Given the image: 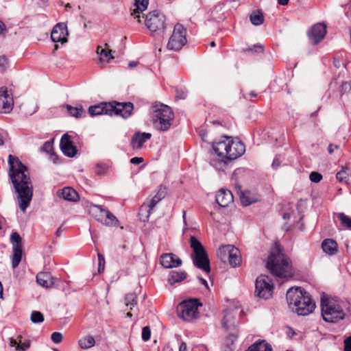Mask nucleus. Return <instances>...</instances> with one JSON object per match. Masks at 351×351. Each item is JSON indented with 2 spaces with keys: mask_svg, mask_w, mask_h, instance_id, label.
I'll list each match as a JSON object with an SVG mask.
<instances>
[{
  "mask_svg": "<svg viewBox=\"0 0 351 351\" xmlns=\"http://www.w3.org/2000/svg\"><path fill=\"white\" fill-rule=\"evenodd\" d=\"M286 298L289 307L298 315H308L315 308V304L312 301L309 294L301 288H289L287 291Z\"/></svg>",
  "mask_w": 351,
  "mask_h": 351,
  "instance_id": "1",
  "label": "nucleus"
},
{
  "mask_svg": "<svg viewBox=\"0 0 351 351\" xmlns=\"http://www.w3.org/2000/svg\"><path fill=\"white\" fill-rule=\"evenodd\" d=\"M266 266L276 276L288 278L293 275L292 265L289 258L282 253L277 246L272 250Z\"/></svg>",
  "mask_w": 351,
  "mask_h": 351,
  "instance_id": "2",
  "label": "nucleus"
},
{
  "mask_svg": "<svg viewBox=\"0 0 351 351\" xmlns=\"http://www.w3.org/2000/svg\"><path fill=\"white\" fill-rule=\"evenodd\" d=\"M8 165L9 176L16 194L19 207L22 210V162L19 158L10 154Z\"/></svg>",
  "mask_w": 351,
  "mask_h": 351,
  "instance_id": "3",
  "label": "nucleus"
},
{
  "mask_svg": "<svg viewBox=\"0 0 351 351\" xmlns=\"http://www.w3.org/2000/svg\"><path fill=\"white\" fill-rule=\"evenodd\" d=\"M190 245L193 250L192 255L194 265L206 273L210 271V261L204 246L194 236L190 238Z\"/></svg>",
  "mask_w": 351,
  "mask_h": 351,
  "instance_id": "4",
  "label": "nucleus"
},
{
  "mask_svg": "<svg viewBox=\"0 0 351 351\" xmlns=\"http://www.w3.org/2000/svg\"><path fill=\"white\" fill-rule=\"evenodd\" d=\"M152 119L154 127L160 131L167 130L173 119V112L171 108L166 105H159L155 107Z\"/></svg>",
  "mask_w": 351,
  "mask_h": 351,
  "instance_id": "5",
  "label": "nucleus"
},
{
  "mask_svg": "<svg viewBox=\"0 0 351 351\" xmlns=\"http://www.w3.org/2000/svg\"><path fill=\"white\" fill-rule=\"evenodd\" d=\"M321 308L322 317L327 322L335 323L343 319L345 316L339 304L325 297L321 299Z\"/></svg>",
  "mask_w": 351,
  "mask_h": 351,
  "instance_id": "6",
  "label": "nucleus"
},
{
  "mask_svg": "<svg viewBox=\"0 0 351 351\" xmlns=\"http://www.w3.org/2000/svg\"><path fill=\"white\" fill-rule=\"evenodd\" d=\"M201 306L202 304L197 299L183 301L177 307L178 315L186 322H193L197 319L198 307Z\"/></svg>",
  "mask_w": 351,
  "mask_h": 351,
  "instance_id": "7",
  "label": "nucleus"
},
{
  "mask_svg": "<svg viewBox=\"0 0 351 351\" xmlns=\"http://www.w3.org/2000/svg\"><path fill=\"white\" fill-rule=\"evenodd\" d=\"M89 212L98 221L108 226H116L118 224L117 217L108 210L99 205L93 204L89 208Z\"/></svg>",
  "mask_w": 351,
  "mask_h": 351,
  "instance_id": "8",
  "label": "nucleus"
},
{
  "mask_svg": "<svg viewBox=\"0 0 351 351\" xmlns=\"http://www.w3.org/2000/svg\"><path fill=\"white\" fill-rule=\"evenodd\" d=\"M186 30L182 25L178 23L174 26L173 34L170 37L167 47L169 50L179 51L186 43Z\"/></svg>",
  "mask_w": 351,
  "mask_h": 351,
  "instance_id": "9",
  "label": "nucleus"
},
{
  "mask_svg": "<svg viewBox=\"0 0 351 351\" xmlns=\"http://www.w3.org/2000/svg\"><path fill=\"white\" fill-rule=\"evenodd\" d=\"M165 16L158 10H154L145 15L144 23L148 29L157 32L165 27Z\"/></svg>",
  "mask_w": 351,
  "mask_h": 351,
  "instance_id": "10",
  "label": "nucleus"
},
{
  "mask_svg": "<svg viewBox=\"0 0 351 351\" xmlns=\"http://www.w3.org/2000/svg\"><path fill=\"white\" fill-rule=\"evenodd\" d=\"M273 284L267 276L257 278L255 286V295L265 300L269 299L272 295Z\"/></svg>",
  "mask_w": 351,
  "mask_h": 351,
  "instance_id": "11",
  "label": "nucleus"
},
{
  "mask_svg": "<svg viewBox=\"0 0 351 351\" xmlns=\"http://www.w3.org/2000/svg\"><path fill=\"white\" fill-rule=\"evenodd\" d=\"M107 107L110 108V115H119L123 119L130 117L134 109V105L131 102H114L110 103Z\"/></svg>",
  "mask_w": 351,
  "mask_h": 351,
  "instance_id": "12",
  "label": "nucleus"
},
{
  "mask_svg": "<svg viewBox=\"0 0 351 351\" xmlns=\"http://www.w3.org/2000/svg\"><path fill=\"white\" fill-rule=\"evenodd\" d=\"M10 241L13 248L12 266L13 268H16L19 266L22 258L21 238L19 233L13 232L11 234Z\"/></svg>",
  "mask_w": 351,
  "mask_h": 351,
  "instance_id": "13",
  "label": "nucleus"
},
{
  "mask_svg": "<svg viewBox=\"0 0 351 351\" xmlns=\"http://www.w3.org/2000/svg\"><path fill=\"white\" fill-rule=\"evenodd\" d=\"M69 32L66 24L64 23H57L52 29L51 38L54 43L64 44L67 42Z\"/></svg>",
  "mask_w": 351,
  "mask_h": 351,
  "instance_id": "14",
  "label": "nucleus"
},
{
  "mask_svg": "<svg viewBox=\"0 0 351 351\" xmlns=\"http://www.w3.org/2000/svg\"><path fill=\"white\" fill-rule=\"evenodd\" d=\"M27 168L23 165V213L29 206L33 196V186L30 178L25 172Z\"/></svg>",
  "mask_w": 351,
  "mask_h": 351,
  "instance_id": "15",
  "label": "nucleus"
},
{
  "mask_svg": "<svg viewBox=\"0 0 351 351\" xmlns=\"http://www.w3.org/2000/svg\"><path fill=\"white\" fill-rule=\"evenodd\" d=\"M326 34V25L324 23H318L308 30V36L314 45L318 44Z\"/></svg>",
  "mask_w": 351,
  "mask_h": 351,
  "instance_id": "16",
  "label": "nucleus"
},
{
  "mask_svg": "<svg viewBox=\"0 0 351 351\" xmlns=\"http://www.w3.org/2000/svg\"><path fill=\"white\" fill-rule=\"evenodd\" d=\"M229 145L230 147H228V149L226 158L230 161L238 158L245 153V145L241 141H234L231 138V141Z\"/></svg>",
  "mask_w": 351,
  "mask_h": 351,
  "instance_id": "17",
  "label": "nucleus"
},
{
  "mask_svg": "<svg viewBox=\"0 0 351 351\" xmlns=\"http://www.w3.org/2000/svg\"><path fill=\"white\" fill-rule=\"evenodd\" d=\"M230 141L231 137L225 136L222 137V139L213 143V149L218 157L226 158Z\"/></svg>",
  "mask_w": 351,
  "mask_h": 351,
  "instance_id": "18",
  "label": "nucleus"
},
{
  "mask_svg": "<svg viewBox=\"0 0 351 351\" xmlns=\"http://www.w3.org/2000/svg\"><path fill=\"white\" fill-rule=\"evenodd\" d=\"M60 147L64 154L69 157H73L77 153V148L73 145L71 136L68 134L62 136Z\"/></svg>",
  "mask_w": 351,
  "mask_h": 351,
  "instance_id": "19",
  "label": "nucleus"
},
{
  "mask_svg": "<svg viewBox=\"0 0 351 351\" xmlns=\"http://www.w3.org/2000/svg\"><path fill=\"white\" fill-rule=\"evenodd\" d=\"M134 3L130 8V14L136 19L138 23H141L140 14L145 11L148 6L149 0H134Z\"/></svg>",
  "mask_w": 351,
  "mask_h": 351,
  "instance_id": "20",
  "label": "nucleus"
},
{
  "mask_svg": "<svg viewBox=\"0 0 351 351\" xmlns=\"http://www.w3.org/2000/svg\"><path fill=\"white\" fill-rule=\"evenodd\" d=\"M160 263L165 268H173L182 264L180 258L172 253L163 254L160 256Z\"/></svg>",
  "mask_w": 351,
  "mask_h": 351,
  "instance_id": "21",
  "label": "nucleus"
},
{
  "mask_svg": "<svg viewBox=\"0 0 351 351\" xmlns=\"http://www.w3.org/2000/svg\"><path fill=\"white\" fill-rule=\"evenodd\" d=\"M233 199L231 191L228 189H221L216 195V202L221 207L228 206Z\"/></svg>",
  "mask_w": 351,
  "mask_h": 351,
  "instance_id": "22",
  "label": "nucleus"
},
{
  "mask_svg": "<svg viewBox=\"0 0 351 351\" xmlns=\"http://www.w3.org/2000/svg\"><path fill=\"white\" fill-rule=\"evenodd\" d=\"M151 137V133L137 132L132 137L131 145L134 149H141L143 145Z\"/></svg>",
  "mask_w": 351,
  "mask_h": 351,
  "instance_id": "23",
  "label": "nucleus"
},
{
  "mask_svg": "<svg viewBox=\"0 0 351 351\" xmlns=\"http://www.w3.org/2000/svg\"><path fill=\"white\" fill-rule=\"evenodd\" d=\"M54 280L55 278L49 272H40L36 276L37 282L47 289L53 287Z\"/></svg>",
  "mask_w": 351,
  "mask_h": 351,
  "instance_id": "24",
  "label": "nucleus"
},
{
  "mask_svg": "<svg viewBox=\"0 0 351 351\" xmlns=\"http://www.w3.org/2000/svg\"><path fill=\"white\" fill-rule=\"evenodd\" d=\"M59 197L70 202H77L79 199V195L76 191L71 187H64L57 192Z\"/></svg>",
  "mask_w": 351,
  "mask_h": 351,
  "instance_id": "25",
  "label": "nucleus"
},
{
  "mask_svg": "<svg viewBox=\"0 0 351 351\" xmlns=\"http://www.w3.org/2000/svg\"><path fill=\"white\" fill-rule=\"evenodd\" d=\"M110 103H101L98 105L91 106L88 108V113L90 116L94 117L100 114H109L110 108L107 107Z\"/></svg>",
  "mask_w": 351,
  "mask_h": 351,
  "instance_id": "26",
  "label": "nucleus"
},
{
  "mask_svg": "<svg viewBox=\"0 0 351 351\" xmlns=\"http://www.w3.org/2000/svg\"><path fill=\"white\" fill-rule=\"evenodd\" d=\"M322 248L325 253L330 256L336 254L338 251L337 243L330 239H326L323 241Z\"/></svg>",
  "mask_w": 351,
  "mask_h": 351,
  "instance_id": "27",
  "label": "nucleus"
},
{
  "mask_svg": "<svg viewBox=\"0 0 351 351\" xmlns=\"http://www.w3.org/2000/svg\"><path fill=\"white\" fill-rule=\"evenodd\" d=\"M8 98V94L7 88L4 86L0 88V113L10 109V106Z\"/></svg>",
  "mask_w": 351,
  "mask_h": 351,
  "instance_id": "28",
  "label": "nucleus"
},
{
  "mask_svg": "<svg viewBox=\"0 0 351 351\" xmlns=\"http://www.w3.org/2000/svg\"><path fill=\"white\" fill-rule=\"evenodd\" d=\"M235 247L232 245H225L219 248L217 251V256L223 262H226L229 258L232 251L234 250Z\"/></svg>",
  "mask_w": 351,
  "mask_h": 351,
  "instance_id": "29",
  "label": "nucleus"
},
{
  "mask_svg": "<svg viewBox=\"0 0 351 351\" xmlns=\"http://www.w3.org/2000/svg\"><path fill=\"white\" fill-rule=\"evenodd\" d=\"M228 261L232 267H237L241 265L242 259L241 252L238 248L235 247L234 250L232 251V254H230Z\"/></svg>",
  "mask_w": 351,
  "mask_h": 351,
  "instance_id": "30",
  "label": "nucleus"
},
{
  "mask_svg": "<svg viewBox=\"0 0 351 351\" xmlns=\"http://www.w3.org/2000/svg\"><path fill=\"white\" fill-rule=\"evenodd\" d=\"M41 152H45L50 155V158L54 163L57 162L58 156L54 153L53 148V141H46L40 148Z\"/></svg>",
  "mask_w": 351,
  "mask_h": 351,
  "instance_id": "31",
  "label": "nucleus"
},
{
  "mask_svg": "<svg viewBox=\"0 0 351 351\" xmlns=\"http://www.w3.org/2000/svg\"><path fill=\"white\" fill-rule=\"evenodd\" d=\"M186 277V273L184 271H171L168 277V281L171 285L179 282L184 280Z\"/></svg>",
  "mask_w": 351,
  "mask_h": 351,
  "instance_id": "32",
  "label": "nucleus"
},
{
  "mask_svg": "<svg viewBox=\"0 0 351 351\" xmlns=\"http://www.w3.org/2000/svg\"><path fill=\"white\" fill-rule=\"evenodd\" d=\"M246 351H272V348L271 345L263 340L255 343Z\"/></svg>",
  "mask_w": 351,
  "mask_h": 351,
  "instance_id": "33",
  "label": "nucleus"
},
{
  "mask_svg": "<svg viewBox=\"0 0 351 351\" xmlns=\"http://www.w3.org/2000/svg\"><path fill=\"white\" fill-rule=\"evenodd\" d=\"M223 313L224 315L222 320V326L226 330L230 329L232 327L234 326V316L232 312L229 311H225Z\"/></svg>",
  "mask_w": 351,
  "mask_h": 351,
  "instance_id": "34",
  "label": "nucleus"
},
{
  "mask_svg": "<svg viewBox=\"0 0 351 351\" xmlns=\"http://www.w3.org/2000/svg\"><path fill=\"white\" fill-rule=\"evenodd\" d=\"M228 162H230V160L228 158L219 157L212 160L211 165L218 171H224Z\"/></svg>",
  "mask_w": 351,
  "mask_h": 351,
  "instance_id": "35",
  "label": "nucleus"
},
{
  "mask_svg": "<svg viewBox=\"0 0 351 351\" xmlns=\"http://www.w3.org/2000/svg\"><path fill=\"white\" fill-rule=\"evenodd\" d=\"M105 49H103L101 46H98L97 48V53L101 56L100 60H103V58H106L108 62L110 60L113 59L114 57L112 56V51L108 49V45L105 44Z\"/></svg>",
  "mask_w": 351,
  "mask_h": 351,
  "instance_id": "36",
  "label": "nucleus"
},
{
  "mask_svg": "<svg viewBox=\"0 0 351 351\" xmlns=\"http://www.w3.org/2000/svg\"><path fill=\"white\" fill-rule=\"evenodd\" d=\"M95 339L92 336L84 337L79 340V346L82 349H88L95 345Z\"/></svg>",
  "mask_w": 351,
  "mask_h": 351,
  "instance_id": "37",
  "label": "nucleus"
},
{
  "mask_svg": "<svg viewBox=\"0 0 351 351\" xmlns=\"http://www.w3.org/2000/svg\"><path fill=\"white\" fill-rule=\"evenodd\" d=\"M70 281L62 280L60 278H55L53 287H56L64 292H66L70 289Z\"/></svg>",
  "mask_w": 351,
  "mask_h": 351,
  "instance_id": "38",
  "label": "nucleus"
},
{
  "mask_svg": "<svg viewBox=\"0 0 351 351\" xmlns=\"http://www.w3.org/2000/svg\"><path fill=\"white\" fill-rule=\"evenodd\" d=\"M136 295L134 293H130L125 296V304L130 308V310H132L133 307L137 304Z\"/></svg>",
  "mask_w": 351,
  "mask_h": 351,
  "instance_id": "39",
  "label": "nucleus"
},
{
  "mask_svg": "<svg viewBox=\"0 0 351 351\" xmlns=\"http://www.w3.org/2000/svg\"><path fill=\"white\" fill-rule=\"evenodd\" d=\"M66 109L70 115L76 118L80 117L84 112L83 108L81 106L73 107L68 105L66 106Z\"/></svg>",
  "mask_w": 351,
  "mask_h": 351,
  "instance_id": "40",
  "label": "nucleus"
},
{
  "mask_svg": "<svg viewBox=\"0 0 351 351\" xmlns=\"http://www.w3.org/2000/svg\"><path fill=\"white\" fill-rule=\"evenodd\" d=\"M337 217L343 227L351 230V217L343 213H338Z\"/></svg>",
  "mask_w": 351,
  "mask_h": 351,
  "instance_id": "41",
  "label": "nucleus"
},
{
  "mask_svg": "<svg viewBox=\"0 0 351 351\" xmlns=\"http://www.w3.org/2000/svg\"><path fill=\"white\" fill-rule=\"evenodd\" d=\"M160 202V200L156 196L154 195L150 199L149 204L146 205L145 204H143L141 206V210H143L144 208H148L147 213L149 216L151 214L152 211L154 210V207L156 206V204Z\"/></svg>",
  "mask_w": 351,
  "mask_h": 351,
  "instance_id": "42",
  "label": "nucleus"
},
{
  "mask_svg": "<svg viewBox=\"0 0 351 351\" xmlns=\"http://www.w3.org/2000/svg\"><path fill=\"white\" fill-rule=\"evenodd\" d=\"M250 19L251 23L254 25H260L264 21L263 16L260 12H257L251 14Z\"/></svg>",
  "mask_w": 351,
  "mask_h": 351,
  "instance_id": "43",
  "label": "nucleus"
},
{
  "mask_svg": "<svg viewBox=\"0 0 351 351\" xmlns=\"http://www.w3.org/2000/svg\"><path fill=\"white\" fill-rule=\"evenodd\" d=\"M30 319L34 324H39L43 322L45 318L42 313L40 311H32L31 314Z\"/></svg>",
  "mask_w": 351,
  "mask_h": 351,
  "instance_id": "44",
  "label": "nucleus"
},
{
  "mask_svg": "<svg viewBox=\"0 0 351 351\" xmlns=\"http://www.w3.org/2000/svg\"><path fill=\"white\" fill-rule=\"evenodd\" d=\"M109 169V166L106 164L98 163L95 167V173L98 176L105 175Z\"/></svg>",
  "mask_w": 351,
  "mask_h": 351,
  "instance_id": "45",
  "label": "nucleus"
},
{
  "mask_svg": "<svg viewBox=\"0 0 351 351\" xmlns=\"http://www.w3.org/2000/svg\"><path fill=\"white\" fill-rule=\"evenodd\" d=\"M38 109L36 101H34L32 104H27L26 107V114L32 115L35 113Z\"/></svg>",
  "mask_w": 351,
  "mask_h": 351,
  "instance_id": "46",
  "label": "nucleus"
},
{
  "mask_svg": "<svg viewBox=\"0 0 351 351\" xmlns=\"http://www.w3.org/2000/svg\"><path fill=\"white\" fill-rule=\"evenodd\" d=\"M151 337V330L149 326H145L142 329V339L145 341H147Z\"/></svg>",
  "mask_w": 351,
  "mask_h": 351,
  "instance_id": "47",
  "label": "nucleus"
},
{
  "mask_svg": "<svg viewBox=\"0 0 351 351\" xmlns=\"http://www.w3.org/2000/svg\"><path fill=\"white\" fill-rule=\"evenodd\" d=\"M310 180L313 182L317 183L322 179V176L316 171H313L309 176Z\"/></svg>",
  "mask_w": 351,
  "mask_h": 351,
  "instance_id": "48",
  "label": "nucleus"
},
{
  "mask_svg": "<svg viewBox=\"0 0 351 351\" xmlns=\"http://www.w3.org/2000/svg\"><path fill=\"white\" fill-rule=\"evenodd\" d=\"M51 341L55 343H60L63 339L62 333L59 332H54L51 336Z\"/></svg>",
  "mask_w": 351,
  "mask_h": 351,
  "instance_id": "49",
  "label": "nucleus"
},
{
  "mask_svg": "<svg viewBox=\"0 0 351 351\" xmlns=\"http://www.w3.org/2000/svg\"><path fill=\"white\" fill-rule=\"evenodd\" d=\"M8 65V59L5 56H0V71L3 72L5 71Z\"/></svg>",
  "mask_w": 351,
  "mask_h": 351,
  "instance_id": "50",
  "label": "nucleus"
},
{
  "mask_svg": "<svg viewBox=\"0 0 351 351\" xmlns=\"http://www.w3.org/2000/svg\"><path fill=\"white\" fill-rule=\"evenodd\" d=\"M98 262H99V264H98V271H99V273H101L104 269L105 259H104V256L102 254H99V253L98 254Z\"/></svg>",
  "mask_w": 351,
  "mask_h": 351,
  "instance_id": "51",
  "label": "nucleus"
},
{
  "mask_svg": "<svg viewBox=\"0 0 351 351\" xmlns=\"http://www.w3.org/2000/svg\"><path fill=\"white\" fill-rule=\"evenodd\" d=\"M167 194V189L165 186H160L158 189L157 193L155 195L160 201L165 198Z\"/></svg>",
  "mask_w": 351,
  "mask_h": 351,
  "instance_id": "52",
  "label": "nucleus"
},
{
  "mask_svg": "<svg viewBox=\"0 0 351 351\" xmlns=\"http://www.w3.org/2000/svg\"><path fill=\"white\" fill-rule=\"evenodd\" d=\"M237 339V336L234 335H228L227 337H226V339L225 341V343L226 345L228 346V347H230V346H232L234 342Z\"/></svg>",
  "mask_w": 351,
  "mask_h": 351,
  "instance_id": "53",
  "label": "nucleus"
},
{
  "mask_svg": "<svg viewBox=\"0 0 351 351\" xmlns=\"http://www.w3.org/2000/svg\"><path fill=\"white\" fill-rule=\"evenodd\" d=\"M19 343H21V341H19ZM10 345L11 347H15V350H22V346L14 338H10Z\"/></svg>",
  "mask_w": 351,
  "mask_h": 351,
  "instance_id": "54",
  "label": "nucleus"
},
{
  "mask_svg": "<svg viewBox=\"0 0 351 351\" xmlns=\"http://www.w3.org/2000/svg\"><path fill=\"white\" fill-rule=\"evenodd\" d=\"M241 202L243 206H247L252 204V201L250 200L249 197L244 195L243 194L240 197Z\"/></svg>",
  "mask_w": 351,
  "mask_h": 351,
  "instance_id": "55",
  "label": "nucleus"
},
{
  "mask_svg": "<svg viewBox=\"0 0 351 351\" xmlns=\"http://www.w3.org/2000/svg\"><path fill=\"white\" fill-rule=\"evenodd\" d=\"M344 351H351V336L344 340Z\"/></svg>",
  "mask_w": 351,
  "mask_h": 351,
  "instance_id": "56",
  "label": "nucleus"
},
{
  "mask_svg": "<svg viewBox=\"0 0 351 351\" xmlns=\"http://www.w3.org/2000/svg\"><path fill=\"white\" fill-rule=\"evenodd\" d=\"M280 163H281V160L280 158V156H276L273 160L271 167L273 169H276L278 167H280Z\"/></svg>",
  "mask_w": 351,
  "mask_h": 351,
  "instance_id": "57",
  "label": "nucleus"
},
{
  "mask_svg": "<svg viewBox=\"0 0 351 351\" xmlns=\"http://www.w3.org/2000/svg\"><path fill=\"white\" fill-rule=\"evenodd\" d=\"M337 178L341 181L343 180L346 178V171L345 170H342L337 173Z\"/></svg>",
  "mask_w": 351,
  "mask_h": 351,
  "instance_id": "58",
  "label": "nucleus"
},
{
  "mask_svg": "<svg viewBox=\"0 0 351 351\" xmlns=\"http://www.w3.org/2000/svg\"><path fill=\"white\" fill-rule=\"evenodd\" d=\"M143 162V158H141V157H134V158H131V160H130V162L134 165H139Z\"/></svg>",
  "mask_w": 351,
  "mask_h": 351,
  "instance_id": "59",
  "label": "nucleus"
},
{
  "mask_svg": "<svg viewBox=\"0 0 351 351\" xmlns=\"http://www.w3.org/2000/svg\"><path fill=\"white\" fill-rule=\"evenodd\" d=\"M186 97V93L183 90H176V97L178 99H185Z\"/></svg>",
  "mask_w": 351,
  "mask_h": 351,
  "instance_id": "60",
  "label": "nucleus"
},
{
  "mask_svg": "<svg viewBox=\"0 0 351 351\" xmlns=\"http://www.w3.org/2000/svg\"><path fill=\"white\" fill-rule=\"evenodd\" d=\"M199 136H200L201 138L202 139V141H207V139H206L207 132L205 130H201L199 131Z\"/></svg>",
  "mask_w": 351,
  "mask_h": 351,
  "instance_id": "61",
  "label": "nucleus"
},
{
  "mask_svg": "<svg viewBox=\"0 0 351 351\" xmlns=\"http://www.w3.org/2000/svg\"><path fill=\"white\" fill-rule=\"evenodd\" d=\"M338 148V146L337 145H334L332 144H330L328 147V151L330 154H332L333 153L334 150L335 149H337Z\"/></svg>",
  "mask_w": 351,
  "mask_h": 351,
  "instance_id": "62",
  "label": "nucleus"
},
{
  "mask_svg": "<svg viewBox=\"0 0 351 351\" xmlns=\"http://www.w3.org/2000/svg\"><path fill=\"white\" fill-rule=\"evenodd\" d=\"M187 347L184 342H182L179 347V351H186Z\"/></svg>",
  "mask_w": 351,
  "mask_h": 351,
  "instance_id": "63",
  "label": "nucleus"
},
{
  "mask_svg": "<svg viewBox=\"0 0 351 351\" xmlns=\"http://www.w3.org/2000/svg\"><path fill=\"white\" fill-rule=\"evenodd\" d=\"M30 346V341L29 340H25L23 341V351L26 349L29 348Z\"/></svg>",
  "mask_w": 351,
  "mask_h": 351,
  "instance_id": "64",
  "label": "nucleus"
}]
</instances>
